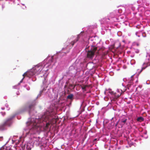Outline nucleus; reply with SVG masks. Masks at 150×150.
Listing matches in <instances>:
<instances>
[{"instance_id": "obj_1", "label": "nucleus", "mask_w": 150, "mask_h": 150, "mask_svg": "<svg viewBox=\"0 0 150 150\" xmlns=\"http://www.w3.org/2000/svg\"><path fill=\"white\" fill-rule=\"evenodd\" d=\"M79 39V35H77L76 38L71 42L67 41L65 43L64 47L62 49L61 53H63V55H65L67 53L69 52L70 50L72 48L74 44L78 41Z\"/></svg>"}, {"instance_id": "obj_2", "label": "nucleus", "mask_w": 150, "mask_h": 150, "mask_svg": "<svg viewBox=\"0 0 150 150\" xmlns=\"http://www.w3.org/2000/svg\"><path fill=\"white\" fill-rule=\"evenodd\" d=\"M100 49H98L97 47L95 46H91V48L89 50L86 51V55L87 58L92 59L94 57L95 53L98 55L99 54Z\"/></svg>"}, {"instance_id": "obj_3", "label": "nucleus", "mask_w": 150, "mask_h": 150, "mask_svg": "<svg viewBox=\"0 0 150 150\" xmlns=\"http://www.w3.org/2000/svg\"><path fill=\"white\" fill-rule=\"evenodd\" d=\"M35 105V102H34L30 104L28 106H24L21 109L20 112L22 113L28 111L29 114L30 115L31 111L32 110H34Z\"/></svg>"}, {"instance_id": "obj_4", "label": "nucleus", "mask_w": 150, "mask_h": 150, "mask_svg": "<svg viewBox=\"0 0 150 150\" xmlns=\"http://www.w3.org/2000/svg\"><path fill=\"white\" fill-rule=\"evenodd\" d=\"M33 69L35 74H39L42 70L43 67L42 65L38 64L35 66Z\"/></svg>"}, {"instance_id": "obj_5", "label": "nucleus", "mask_w": 150, "mask_h": 150, "mask_svg": "<svg viewBox=\"0 0 150 150\" xmlns=\"http://www.w3.org/2000/svg\"><path fill=\"white\" fill-rule=\"evenodd\" d=\"M50 117L51 115L50 112L48 111H47L42 115L40 118L41 120L46 122L50 119Z\"/></svg>"}, {"instance_id": "obj_6", "label": "nucleus", "mask_w": 150, "mask_h": 150, "mask_svg": "<svg viewBox=\"0 0 150 150\" xmlns=\"http://www.w3.org/2000/svg\"><path fill=\"white\" fill-rule=\"evenodd\" d=\"M27 72L29 77L33 76L35 74L33 68Z\"/></svg>"}, {"instance_id": "obj_7", "label": "nucleus", "mask_w": 150, "mask_h": 150, "mask_svg": "<svg viewBox=\"0 0 150 150\" xmlns=\"http://www.w3.org/2000/svg\"><path fill=\"white\" fill-rule=\"evenodd\" d=\"M23 79H22V80H21V81H20L21 82L22 81H23V80L24 79V78H25V76H27V77H29V76H28V74L27 71L25 72L23 75Z\"/></svg>"}, {"instance_id": "obj_8", "label": "nucleus", "mask_w": 150, "mask_h": 150, "mask_svg": "<svg viewBox=\"0 0 150 150\" xmlns=\"http://www.w3.org/2000/svg\"><path fill=\"white\" fill-rule=\"evenodd\" d=\"M74 95L73 94H71L67 96V98L68 99L72 100L73 98Z\"/></svg>"}, {"instance_id": "obj_9", "label": "nucleus", "mask_w": 150, "mask_h": 150, "mask_svg": "<svg viewBox=\"0 0 150 150\" xmlns=\"http://www.w3.org/2000/svg\"><path fill=\"white\" fill-rule=\"evenodd\" d=\"M144 120V118L141 117H138L137 119V121L140 122L143 121Z\"/></svg>"}, {"instance_id": "obj_10", "label": "nucleus", "mask_w": 150, "mask_h": 150, "mask_svg": "<svg viewBox=\"0 0 150 150\" xmlns=\"http://www.w3.org/2000/svg\"><path fill=\"white\" fill-rule=\"evenodd\" d=\"M50 124L49 123H47L46 124V126L44 128V129L45 130H47L49 126L50 125Z\"/></svg>"}, {"instance_id": "obj_11", "label": "nucleus", "mask_w": 150, "mask_h": 150, "mask_svg": "<svg viewBox=\"0 0 150 150\" xmlns=\"http://www.w3.org/2000/svg\"><path fill=\"white\" fill-rule=\"evenodd\" d=\"M127 119H125L124 120H121V123L122 124L124 125V124L126 122Z\"/></svg>"}, {"instance_id": "obj_12", "label": "nucleus", "mask_w": 150, "mask_h": 150, "mask_svg": "<svg viewBox=\"0 0 150 150\" xmlns=\"http://www.w3.org/2000/svg\"><path fill=\"white\" fill-rule=\"evenodd\" d=\"M11 120V118H9L4 123V125H8V122L10 121Z\"/></svg>"}, {"instance_id": "obj_13", "label": "nucleus", "mask_w": 150, "mask_h": 150, "mask_svg": "<svg viewBox=\"0 0 150 150\" xmlns=\"http://www.w3.org/2000/svg\"><path fill=\"white\" fill-rule=\"evenodd\" d=\"M53 56H52L51 57V59H50V63H52V62H53Z\"/></svg>"}, {"instance_id": "obj_14", "label": "nucleus", "mask_w": 150, "mask_h": 150, "mask_svg": "<svg viewBox=\"0 0 150 150\" xmlns=\"http://www.w3.org/2000/svg\"><path fill=\"white\" fill-rule=\"evenodd\" d=\"M133 76H131V77H130V81L131 82V83H132V81L133 80Z\"/></svg>"}, {"instance_id": "obj_15", "label": "nucleus", "mask_w": 150, "mask_h": 150, "mask_svg": "<svg viewBox=\"0 0 150 150\" xmlns=\"http://www.w3.org/2000/svg\"><path fill=\"white\" fill-rule=\"evenodd\" d=\"M142 35L143 37H145L146 36V34L145 32H144L142 33Z\"/></svg>"}, {"instance_id": "obj_16", "label": "nucleus", "mask_w": 150, "mask_h": 150, "mask_svg": "<svg viewBox=\"0 0 150 150\" xmlns=\"http://www.w3.org/2000/svg\"><path fill=\"white\" fill-rule=\"evenodd\" d=\"M121 93H120V94H117V98H118V97H119V96H120L121 95ZM116 96H117V94L116 93Z\"/></svg>"}, {"instance_id": "obj_17", "label": "nucleus", "mask_w": 150, "mask_h": 150, "mask_svg": "<svg viewBox=\"0 0 150 150\" xmlns=\"http://www.w3.org/2000/svg\"><path fill=\"white\" fill-rule=\"evenodd\" d=\"M141 26L140 25H138L137 26H136V28L139 29L140 28H141Z\"/></svg>"}, {"instance_id": "obj_18", "label": "nucleus", "mask_w": 150, "mask_h": 150, "mask_svg": "<svg viewBox=\"0 0 150 150\" xmlns=\"http://www.w3.org/2000/svg\"><path fill=\"white\" fill-rule=\"evenodd\" d=\"M149 65H150V63H148L147 64V66H149Z\"/></svg>"}, {"instance_id": "obj_19", "label": "nucleus", "mask_w": 150, "mask_h": 150, "mask_svg": "<svg viewBox=\"0 0 150 150\" xmlns=\"http://www.w3.org/2000/svg\"><path fill=\"white\" fill-rule=\"evenodd\" d=\"M42 92V91H41L40 92V94H41Z\"/></svg>"}, {"instance_id": "obj_20", "label": "nucleus", "mask_w": 150, "mask_h": 150, "mask_svg": "<svg viewBox=\"0 0 150 150\" xmlns=\"http://www.w3.org/2000/svg\"><path fill=\"white\" fill-rule=\"evenodd\" d=\"M0 150H4V148H3H3H2V149H0Z\"/></svg>"}, {"instance_id": "obj_21", "label": "nucleus", "mask_w": 150, "mask_h": 150, "mask_svg": "<svg viewBox=\"0 0 150 150\" xmlns=\"http://www.w3.org/2000/svg\"><path fill=\"white\" fill-rule=\"evenodd\" d=\"M146 83L148 84H149V83H148V82L147 81H146Z\"/></svg>"}, {"instance_id": "obj_22", "label": "nucleus", "mask_w": 150, "mask_h": 150, "mask_svg": "<svg viewBox=\"0 0 150 150\" xmlns=\"http://www.w3.org/2000/svg\"><path fill=\"white\" fill-rule=\"evenodd\" d=\"M145 69V68H142V69Z\"/></svg>"}]
</instances>
